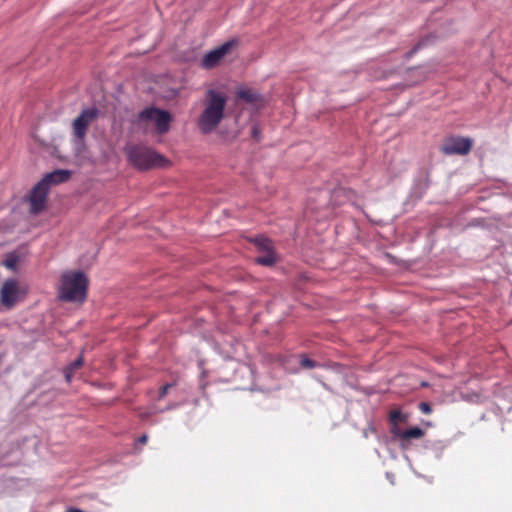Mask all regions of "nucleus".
Instances as JSON below:
<instances>
[{"label": "nucleus", "mask_w": 512, "mask_h": 512, "mask_svg": "<svg viewBox=\"0 0 512 512\" xmlns=\"http://www.w3.org/2000/svg\"><path fill=\"white\" fill-rule=\"evenodd\" d=\"M227 97L214 89L206 92L203 101L204 109L198 119V128L203 134L213 132L224 118Z\"/></svg>", "instance_id": "f257e3e1"}, {"label": "nucleus", "mask_w": 512, "mask_h": 512, "mask_svg": "<svg viewBox=\"0 0 512 512\" xmlns=\"http://www.w3.org/2000/svg\"><path fill=\"white\" fill-rule=\"evenodd\" d=\"M88 278L82 271H65L60 278L58 297L64 302L83 303L87 298Z\"/></svg>", "instance_id": "f03ea898"}, {"label": "nucleus", "mask_w": 512, "mask_h": 512, "mask_svg": "<svg viewBox=\"0 0 512 512\" xmlns=\"http://www.w3.org/2000/svg\"><path fill=\"white\" fill-rule=\"evenodd\" d=\"M128 161L138 170L164 168L170 161L155 150L143 145H131L125 149Z\"/></svg>", "instance_id": "7ed1b4c3"}, {"label": "nucleus", "mask_w": 512, "mask_h": 512, "mask_svg": "<svg viewBox=\"0 0 512 512\" xmlns=\"http://www.w3.org/2000/svg\"><path fill=\"white\" fill-rule=\"evenodd\" d=\"M98 110L96 108L84 109L72 122L73 136L78 142H83L89 126L97 119Z\"/></svg>", "instance_id": "20e7f679"}, {"label": "nucleus", "mask_w": 512, "mask_h": 512, "mask_svg": "<svg viewBox=\"0 0 512 512\" xmlns=\"http://www.w3.org/2000/svg\"><path fill=\"white\" fill-rule=\"evenodd\" d=\"M472 146L473 141L468 137L450 136L444 140L441 151L445 155H467Z\"/></svg>", "instance_id": "39448f33"}, {"label": "nucleus", "mask_w": 512, "mask_h": 512, "mask_svg": "<svg viewBox=\"0 0 512 512\" xmlns=\"http://www.w3.org/2000/svg\"><path fill=\"white\" fill-rule=\"evenodd\" d=\"M140 119L143 121H151L155 123L158 133L164 134L170 128L171 115L169 112L157 108H148L140 113Z\"/></svg>", "instance_id": "423d86ee"}, {"label": "nucleus", "mask_w": 512, "mask_h": 512, "mask_svg": "<svg viewBox=\"0 0 512 512\" xmlns=\"http://www.w3.org/2000/svg\"><path fill=\"white\" fill-rule=\"evenodd\" d=\"M236 40H230L221 46L206 53L201 61V66L205 69H210L217 66L220 61L231 51L236 45Z\"/></svg>", "instance_id": "0eeeda50"}, {"label": "nucleus", "mask_w": 512, "mask_h": 512, "mask_svg": "<svg viewBox=\"0 0 512 512\" xmlns=\"http://www.w3.org/2000/svg\"><path fill=\"white\" fill-rule=\"evenodd\" d=\"M48 192V187L41 181L33 187L29 196L32 214L37 215L45 208Z\"/></svg>", "instance_id": "6e6552de"}, {"label": "nucleus", "mask_w": 512, "mask_h": 512, "mask_svg": "<svg viewBox=\"0 0 512 512\" xmlns=\"http://www.w3.org/2000/svg\"><path fill=\"white\" fill-rule=\"evenodd\" d=\"M18 282L14 279L6 280L0 289V302L6 308H12L19 298Z\"/></svg>", "instance_id": "1a4fd4ad"}, {"label": "nucleus", "mask_w": 512, "mask_h": 512, "mask_svg": "<svg viewBox=\"0 0 512 512\" xmlns=\"http://www.w3.org/2000/svg\"><path fill=\"white\" fill-rule=\"evenodd\" d=\"M71 177V172L69 170L58 169L53 172L46 174L41 180L48 189H50L51 185H57L68 181Z\"/></svg>", "instance_id": "9d476101"}, {"label": "nucleus", "mask_w": 512, "mask_h": 512, "mask_svg": "<svg viewBox=\"0 0 512 512\" xmlns=\"http://www.w3.org/2000/svg\"><path fill=\"white\" fill-rule=\"evenodd\" d=\"M237 98L247 102L256 103L260 100L259 94L255 93L251 89H240L237 91Z\"/></svg>", "instance_id": "9b49d317"}, {"label": "nucleus", "mask_w": 512, "mask_h": 512, "mask_svg": "<svg viewBox=\"0 0 512 512\" xmlns=\"http://www.w3.org/2000/svg\"><path fill=\"white\" fill-rule=\"evenodd\" d=\"M257 264L263 266H272L276 262V256L273 250L266 251L264 255L258 256L255 259Z\"/></svg>", "instance_id": "f8f14e48"}, {"label": "nucleus", "mask_w": 512, "mask_h": 512, "mask_svg": "<svg viewBox=\"0 0 512 512\" xmlns=\"http://www.w3.org/2000/svg\"><path fill=\"white\" fill-rule=\"evenodd\" d=\"M424 436V431L419 427H412L403 432V440L420 439Z\"/></svg>", "instance_id": "ddd939ff"}, {"label": "nucleus", "mask_w": 512, "mask_h": 512, "mask_svg": "<svg viewBox=\"0 0 512 512\" xmlns=\"http://www.w3.org/2000/svg\"><path fill=\"white\" fill-rule=\"evenodd\" d=\"M255 244L256 246L266 252V251H269V250H273V246H272V242L271 240L265 238V237H259V238H256L255 239Z\"/></svg>", "instance_id": "4468645a"}, {"label": "nucleus", "mask_w": 512, "mask_h": 512, "mask_svg": "<svg viewBox=\"0 0 512 512\" xmlns=\"http://www.w3.org/2000/svg\"><path fill=\"white\" fill-rule=\"evenodd\" d=\"M82 364H83V360L81 357H79L73 363H71L69 367H67L66 373H65V377H66L67 381L71 380L72 373L75 370H77L78 368H80L82 366Z\"/></svg>", "instance_id": "2eb2a0df"}, {"label": "nucleus", "mask_w": 512, "mask_h": 512, "mask_svg": "<svg viewBox=\"0 0 512 512\" xmlns=\"http://www.w3.org/2000/svg\"><path fill=\"white\" fill-rule=\"evenodd\" d=\"M389 420L391 424H398L405 421V416L399 410H392L389 413Z\"/></svg>", "instance_id": "dca6fc26"}, {"label": "nucleus", "mask_w": 512, "mask_h": 512, "mask_svg": "<svg viewBox=\"0 0 512 512\" xmlns=\"http://www.w3.org/2000/svg\"><path fill=\"white\" fill-rule=\"evenodd\" d=\"M300 365L304 369H312V368L317 367V363L314 360H312L306 356H303L301 358Z\"/></svg>", "instance_id": "f3484780"}, {"label": "nucleus", "mask_w": 512, "mask_h": 512, "mask_svg": "<svg viewBox=\"0 0 512 512\" xmlns=\"http://www.w3.org/2000/svg\"><path fill=\"white\" fill-rule=\"evenodd\" d=\"M405 430H402L398 424H391V428H390V432L392 433V435L396 438H399V439H402L403 440V432Z\"/></svg>", "instance_id": "a211bd4d"}, {"label": "nucleus", "mask_w": 512, "mask_h": 512, "mask_svg": "<svg viewBox=\"0 0 512 512\" xmlns=\"http://www.w3.org/2000/svg\"><path fill=\"white\" fill-rule=\"evenodd\" d=\"M173 385H174V384H170V383H167V384L163 385V386L160 388V391H159V399L164 398V397L167 395V393H168L169 389H170Z\"/></svg>", "instance_id": "6ab92c4d"}, {"label": "nucleus", "mask_w": 512, "mask_h": 512, "mask_svg": "<svg viewBox=\"0 0 512 512\" xmlns=\"http://www.w3.org/2000/svg\"><path fill=\"white\" fill-rule=\"evenodd\" d=\"M419 408L424 414H429L432 411L430 404L427 402H421Z\"/></svg>", "instance_id": "aec40b11"}, {"label": "nucleus", "mask_w": 512, "mask_h": 512, "mask_svg": "<svg viewBox=\"0 0 512 512\" xmlns=\"http://www.w3.org/2000/svg\"><path fill=\"white\" fill-rule=\"evenodd\" d=\"M350 194V191L344 189V188H340V189H337L333 192V196L334 197H340V196H347Z\"/></svg>", "instance_id": "412c9836"}, {"label": "nucleus", "mask_w": 512, "mask_h": 512, "mask_svg": "<svg viewBox=\"0 0 512 512\" xmlns=\"http://www.w3.org/2000/svg\"><path fill=\"white\" fill-rule=\"evenodd\" d=\"M148 441V436L146 434H143L142 436H140L138 439H137V443L139 444H146Z\"/></svg>", "instance_id": "4be33fe9"}, {"label": "nucleus", "mask_w": 512, "mask_h": 512, "mask_svg": "<svg viewBox=\"0 0 512 512\" xmlns=\"http://www.w3.org/2000/svg\"><path fill=\"white\" fill-rule=\"evenodd\" d=\"M422 43L419 42L410 52L407 53V57H411L421 47Z\"/></svg>", "instance_id": "5701e85b"}, {"label": "nucleus", "mask_w": 512, "mask_h": 512, "mask_svg": "<svg viewBox=\"0 0 512 512\" xmlns=\"http://www.w3.org/2000/svg\"><path fill=\"white\" fill-rule=\"evenodd\" d=\"M5 265H6L8 268H13V267H14V265H15V263H14V261L7 260V261L5 262Z\"/></svg>", "instance_id": "b1692460"}, {"label": "nucleus", "mask_w": 512, "mask_h": 512, "mask_svg": "<svg viewBox=\"0 0 512 512\" xmlns=\"http://www.w3.org/2000/svg\"><path fill=\"white\" fill-rule=\"evenodd\" d=\"M253 137H254V138H257V137H258V131H257V128H256V127H254V128H253Z\"/></svg>", "instance_id": "393cba45"}]
</instances>
